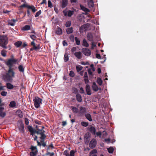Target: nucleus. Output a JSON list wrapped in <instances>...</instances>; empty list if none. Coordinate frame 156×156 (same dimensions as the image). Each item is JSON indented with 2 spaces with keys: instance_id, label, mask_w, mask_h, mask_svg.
I'll return each mask as SVG.
<instances>
[{
  "instance_id": "f257e3e1",
  "label": "nucleus",
  "mask_w": 156,
  "mask_h": 156,
  "mask_svg": "<svg viewBox=\"0 0 156 156\" xmlns=\"http://www.w3.org/2000/svg\"><path fill=\"white\" fill-rule=\"evenodd\" d=\"M17 60L13 58L9 59L6 62V64L9 68L8 72L3 75V78L5 81H11L12 78L14 77L15 73L12 69L13 64H15Z\"/></svg>"
},
{
  "instance_id": "f03ea898",
  "label": "nucleus",
  "mask_w": 156,
  "mask_h": 156,
  "mask_svg": "<svg viewBox=\"0 0 156 156\" xmlns=\"http://www.w3.org/2000/svg\"><path fill=\"white\" fill-rule=\"evenodd\" d=\"M8 43V40L6 37L3 35L0 37V45L3 48H6L5 45Z\"/></svg>"
},
{
  "instance_id": "7ed1b4c3",
  "label": "nucleus",
  "mask_w": 156,
  "mask_h": 156,
  "mask_svg": "<svg viewBox=\"0 0 156 156\" xmlns=\"http://www.w3.org/2000/svg\"><path fill=\"white\" fill-rule=\"evenodd\" d=\"M33 101L34 102L35 107L36 108H39L41 104H42V99L37 97H35L33 99Z\"/></svg>"
},
{
  "instance_id": "20e7f679",
  "label": "nucleus",
  "mask_w": 156,
  "mask_h": 156,
  "mask_svg": "<svg viewBox=\"0 0 156 156\" xmlns=\"http://www.w3.org/2000/svg\"><path fill=\"white\" fill-rule=\"evenodd\" d=\"M97 144V140L95 139H93L89 144V146L91 148H94Z\"/></svg>"
},
{
  "instance_id": "39448f33",
  "label": "nucleus",
  "mask_w": 156,
  "mask_h": 156,
  "mask_svg": "<svg viewBox=\"0 0 156 156\" xmlns=\"http://www.w3.org/2000/svg\"><path fill=\"white\" fill-rule=\"evenodd\" d=\"M87 111V109L85 107L83 106H80L79 111V113L80 115L82 116L86 114Z\"/></svg>"
},
{
  "instance_id": "423d86ee",
  "label": "nucleus",
  "mask_w": 156,
  "mask_h": 156,
  "mask_svg": "<svg viewBox=\"0 0 156 156\" xmlns=\"http://www.w3.org/2000/svg\"><path fill=\"white\" fill-rule=\"evenodd\" d=\"M105 55H104L102 58L101 57L100 54H96V57L97 58L100 59H103L104 60L103 61H101L100 62L103 64L105 61L106 60V58L105 57Z\"/></svg>"
},
{
  "instance_id": "0eeeda50",
  "label": "nucleus",
  "mask_w": 156,
  "mask_h": 156,
  "mask_svg": "<svg viewBox=\"0 0 156 156\" xmlns=\"http://www.w3.org/2000/svg\"><path fill=\"white\" fill-rule=\"evenodd\" d=\"M30 149L32 151H34L30 153V155L31 156H35L36 155L37 152L36 147L33 146H31Z\"/></svg>"
},
{
  "instance_id": "6e6552de",
  "label": "nucleus",
  "mask_w": 156,
  "mask_h": 156,
  "mask_svg": "<svg viewBox=\"0 0 156 156\" xmlns=\"http://www.w3.org/2000/svg\"><path fill=\"white\" fill-rule=\"evenodd\" d=\"M92 87L93 90L95 92L97 91L98 90H101V88H99L98 86L96 85V83L95 82L93 83Z\"/></svg>"
},
{
  "instance_id": "1a4fd4ad",
  "label": "nucleus",
  "mask_w": 156,
  "mask_h": 156,
  "mask_svg": "<svg viewBox=\"0 0 156 156\" xmlns=\"http://www.w3.org/2000/svg\"><path fill=\"white\" fill-rule=\"evenodd\" d=\"M82 52L85 55L89 56L91 54V51L90 49H82Z\"/></svg>"
},
{
  "instance_id": "9d476101",
  "label": "nucleus",
  "mask_w": 156,
  "mask_h": 156,
  "mask_svg": "<svg viewBox=\"0 0 156 156\" xmlns=\"http://www.w3.org/2000/svg\"><path fill=\"white\" fill-rule=\"evenodd\" d=\"M68 0H62L61 2V7L62 8H64L67 5Z\"/></svg>"
},
{
  "instance_id": "9b49d317",
  "label": "nucleus",
  "mask_w": 156,
  "mask_h": 156,
  "mask_svg": "<svg viewBox=\"0 0 156 156\" xmlns=\"http://www.w3.org/2000/svg\"><path fill=\"white\" fill-rule=\"evenodd\" d=\"M86 90L87 94L88 95H90L91 93L90 91V87L89 84H87L86 86Z\"/></svg>"
},
{
  "instance_id": "f8f14e48",
  "label": "nucleus",
  "mask_w": 156,
  "mask_h": 156,
  "mask_svg": "<svg viewBox=\"0 0 156 156\" xmlns=\"http://www.w3.org/2000/svg\"><path fill=\"white\" fill-rule=\"evenodd\" d=\"M87 37L88 40L93 41V36L91 33H89L87 34Z\"/></svg>"
},
{
  "instance_id": "ddd939ff",
  "label": "nucleus",
  "mask_w": 156,
  "mask_h": 156,
  "mask_svg": "<svg viewBox=\"0 0 156 156\" xmlns=\"http://www.w3.org/2000/svg\"><path fill=\"white\" fill-rule=\"evenodd\" d=\"M74 55L78 59H80L82 58V53L80 51L76 52Z\"/></svg>"
},
{
  "instance_id": "4468645a",
  "label": "nucleus",
  "mask_w": 156,
  "mask_h": 156,
  "mask_svg": "<svg viewBox=\"0 0 156 156\" xmlns=\"http://www.w3.org/2000/svg\"><path fill=\"white\" fill-rule=\"evenodd\" d=\"M80 7L82 10L84 11L86 13H87L88 12H90V10L87 8H86L85 6L82 5H80Z\"/></svg>"
},
{
  "instance_id": "2eb2a0df",
  "label": "nucleus",
  "mask_w": 156,
  "mask_h": 156,
  "mask_svg": "<svg viewBox=\"0 0 156 156\" xmlns=\"http://www.w3.org/2000/svg\"><path fill=\"white\" fill-rule=\"evenodd\" d=\"M86 118L89 121L91 122L92 121L91 116L89 113H86L85 115Z\"/></svg>"
},
{
  "instance_id": "dca6fc26",
  "label": "nucleus",
  "mask_w": 156,
  "mask_h": 156,
  "mask_svg": "<svg viewBox=\"0 0 156 156\" xmlns=\"http://www.w3.org/2000/svg\"><path fill=\"white\" fill-rule=\"evenodd\" d=\"M77 101L80 102H81L82 101V97L79 94H77L76 96Z\"/></svg>"
},
{
  "instance_id": "f3484780",
  "label": "nucleus",
  "mask_w": 156,
  "mask_h": 156,
  "mask_svg": "<svg viewBox=\"0 0 156 156\" xmlns=\"http://www.w3.org/2000/svg\"><path fill=\"white\" fill-rule=\"evenodd\" d=\"M2 108L1 111H0V116L2 117H4L6 115V114L5 112H3V111L4 109V108L3 107H2Z\"/></svg>"
},
{
  "instance_id": "a211bd4d",
  "label": "nucleus",
  "mask_w": 156,
  "mask_h": 156,
  "mask_svg": "<svg viewBox=\"0 0 156 156\" xmlns=\"http://www.w3.org/2000/svg\"><path fill=\"white\" fill-rule=\"evenodd\" d=\"M56 33L58 35H61L62 33V29L59 27L57 28L56 30Z\"/></svg>"
},
{
  "instance_id": "6ab92c4d",
  "label": "nucleus",
  "mask_w": 156,
  "mask_h": 156,
  "mask_svg": "<svg viewBox=\"0 0 156 156\" xmlns=\"http://www.w3.org/2000/svg\"><path fill=\"white\" fill-rule=\"evenodd\" d=\"M89 131L93 134H95L96 129L94 127L91 126L89 128Z\"/></svg>"
},
{
  "instance_id": "aec40b11",
  "label": "nucleus",
  "mask_w": 156,
  "mask_h": 156,
  "mask_svg": "<svg viewBox=\"0 0 156 156\" xmlns=\"http://www.w3.org/2000/svg\"><path fill=\"white\" fill-rule=\"evenodd\" d=\"M28 9H31L32 11L34 13L37 10L35 9L34 6V5H29Z\"/></svg>"
},
{
  "instance_id": "412c9836",
  "label": "nucleus",
  "mask_w": 156,
  "mask_h": 156,
  "mask_svg": "<svg viewBox=\"0 0 156 156\" xmlns=\"http://www.w3.org/2000/svg\"><path fill=\"white\" fill-rule=\"evenodd\" d=\"M22 42L21 41H19L14 43V45L16 46L17 48H19L20 46H21L22 45Z\"/></svg>"
},
{
  "instance_id": "4be33fe9",
  "label": "nucleus",
  "mask_w": 156,
  "mask_h": 156,
  "mask_svg": "<svg viewBox=\"0 0 156 156\" xmlns=\"http://www.w3.org/2000/svg\"><path fill=\"white\" fill-rule=\"evenodd\" d=\"M18 68L19 71L23 73L24 72L25 67L22 65H20L19 66Z\"/></svg>"
},
{
  "instance_id": "5701e85b",
  "label": "nucleus",
  "mask_w": 156,
  "mask_h": 156,
  "mask_svg": "<svg viewBox=\"0 0 156 156\" xmlns=\"http://www.w3.org/2000/svg\"><path fill=\"white\" fill-rule=\"evenodd\" d=\"M6 85L7 88L9 89H12L14 88L13 86L10 83H7Z\"/></svg>"
},
{
  "instance_id": "b1692460",
  "label": "nucleus",
  "mask_w": 156,
  "mask_h": 156,
  "mask_svg": "<svg viewBox=\"0 0 156 156\" xmlns=\"http://www.w3.org/2000/svg\"><path fill=\"white\" fill-rule=\"evenodd\" d=\"M66 33L67 34H70L72 33L73 31V28L72 27H70L69 28H67L66 29Z\"/></svg>"
},
{
  "instance_id": "393cba45",
  "label": "nucleus",
  "mask_w": 156,
  "mask_h": 156,
  "mask_svg": "<svg viewBox=\"0 0 156 156\" xmlns=\"http://www.w3.org/2000/svg\"><path fill=\"white\" fill-rule=\"evenodd\" d=\"M24 125L23 123L20 124V126L19 127V130L21 132H23L24 131Z\"/></svg>"
},
{
  "instance_id": "a878e982",
  "label": "nucleus",
  "mask_w": 156,
  "mask_h": 156,
  "mask_svg": "<svg viewBox=\"0 0 156 156\" xmlns=\"http://www.w3.org/2000/svg\"><path fill=\"white\" fill-rule=\"evenodd\" d=\"M88 5L90 7H94V4L93 0H90L88 2Z\"/></svg>"
},
{
  "instance_id": "bb28decb",
  "label": "nucleus",
  "mask_w": 156,
  "mask_h": 156,
  "mask_svg": "<svg viewBox=\"0 0 156 156\" xmlns=\"http://www.w3.org/2000/svg\"><path fill=\"white\" fill-rule=\"evenodd\" d=\"M71 108L73 112L77 113L79 112V109L73 106H72Z\"/></svg>"
},
{
  "instance_id": "cd10ccee",
  "label": "nucleus",
  "mask_w": 156,
  "mask_h": 156,
  "mask_svg": "<svg viewBox=\"0 0 156 156\" xmlns=\"http://www.w3.org/2000/svg\"><path fill=\"white\" fill-rule=\"evenodd\" d=\"M16 103L14 101H11L9 104V106L11 108H14L16 106Z\"/></svg>"
},
{
  "instance_id": "c85d7f7f",
  "label": "nucleus",
  "mask_w": 156,
  "mask_h": 156,
  "mask_svg": "<svg viewBox=\"0 0 156 156\" xmlns=\"http://www.w3.org/2000/svg\"><path fill=\"white\" fill-rule=\"evenodd\" d=\"M30 25H27L23 27L22 29L23 30H28L30 29Z\"/></svg>"
},
{
  "instance_id": "c756f323",
  "label": "nucleus",
  "mask_w": 156,
  "mask_h": 156,
  "mask_svg": "<svg viewBox=\"0 0 156 156\" xmlns=\"http://www.w3.org/2000/svg\"><path fill=\"white\" fill-rule=\"evenodd\" d=\"M97 82L100 86H101L102 84L103 81L100 78L98 77L97 78Z\"/></svg>"
},
{
  "instance_id": "7c9ffc66",
  "label": "nucleus",
  "mask_w": 156,
  "mask_h": 156,
  "mask_svg": "<svg viewBox=\"0 0 156 156\" xmlns=\"http://www.w3.org/2000/svg\"><path fill=\"white\" fill-rule=\"evenodd\" d=\"M83 67L80 65H77L76 66V69L77 72H79L82 69Z\"/></svg>"
},
{
  "instance_id": "2f4dec72",
  "label": "nucleus",
  "mask_w": 156,
  "mask_h": 156,
  "mask_svg": "<svg viewBox=\"0 0 156 156\" xmlns=\"http://www.w3.org/2000/svg\"><path fill=\"white\" fill-rule=\"evenodd\" d=\"M64 60L65 62H66L68 61L69 59V57H68V54L67 53H66L65 54L64 57Z\"/></svg>"
},
{
  "instance_id": "473e14b6",
  "label": "nucleus",
  "mask_w": 156,
  "mask_h": 156,
  "mask_svg": "<svg viewBox=\"0 0 156 156\" xmlns=\"http://www.w3.org/2000/svg\"><path fill=\"white\" fill-rule=\"evenodd\" d=\"M83 45L86 47H88L89 46V44L87 43V41L85 39H84L83 40Z\"/></svg>"
},
{
  "instance_id": "72a5a7b5",
  "label": "nucleus",
  "mask_w": 156,
  "mask_h": 156,
  "mask_svg": "<svg viewBox=\"0 0 156 156\" xmlns=\"http://www.w3.org/2000/svg\"><path fill=\"white\" fill-rule=\"evenodd\" d=\"M113 151L114 149L112 147H111L108 148V151L109 153H112L113 152Z\"/></svg>"
},
{
  "instance_id": "f704fd0d",
  "label": "nucleus",
  "mask_w": 156,
  "mask_h": 156,
  "mask_svg": "<svg viewBox=\"0 0 156 156\" xmlns=\"http://www.w3.org/2000/svg\"><path fill=\"white\" fill-rule=\"evenodd\" d=\"M30 45L31 46H33V47L31 48L30 49H38L36 46L35 43L33 41L31 43Z\"/></svg>"
},
{
  "instance_id": "c9c22d12",
  "label": "nucleus",
  "mask_w": 156,
  "mask_h": 156,
  "mask_svg": "<svg viewBox=\"0 0 156 156\" xmlns=\"http://www.w3.org/2000/svg\"><path fill=\"white\" fill-rule=\"evenodd\" d=\"M37 134H41L42 133H44L45 131L44 130H42V129H38V128L37 129Z\"/></svg>"
},
{
  "instance_id": "e433bc0d",
  "label": "nucleus",
  "mask_w": 156,
  "mask_h": 156,
  "mask_svg": "<svg viewBox=\"0 0 156 156\" xmlns=\"http://www.w3.org/2000/svg\"><path fill=\"white\" fill-rule=\"evenodd\" d=\"M81 124L82 126H83L87 127L88 126L89 123L88 122H81Z\"/></svg>"
},
{
  "instance_id": "4c0bfd02",
  "label": "nucleus",
  "mask_w": 156,
  "mask_h": 156,
  "mask_svg": "<svg viewBox=\"0 0 156 156\" xmlns=\"http://www.w3.org/2000/svg\"><path fill=\"white\" fill-rule=\"evenodd\" d=\"M28 129L29 131L31 133H33V131L34 130V129L31 126H28Z\"/></svg>"
},
{
  "instance_id": "58836bf2",
  "label": "nucleus",
  "mask_w": 156,
  "mask_h": 156,
  "mask_svg": "<svg viewBox=\"0 0 156 156\" xmlns=\"http://www.w3.org/2000/svg\"><path fill=\"white\" fill-rule=\"evenodd\" d=\"M75 40L77 45H79L80 44V41L77 37H75Z\"/></svg>"
},
{
  "instance_id": "ea45409f",
  "label": "nucleus",
  "mask_w": 156,
  "mask_h": 156,
  "mask_svg": "<svg viewBox=\"0 0 156 156\" xmlns=\"http://www.w3.org/2000/svg\"><path fill=\"white\" fill-rule=\"evenodd\" d=\"M29 5H28L27 4H23V5L20 6V8H22L24 7H26L27 8H28V7Z\"/></svg>"
},
{
  "instance_id": "a19ab883",
  "label": "nucleus",
  "mask_w": 156,
  "mask_h": 156,
  "mask_svg": "<svg viewBox=\"0 0 156 156\" xmlns=\"http://www.w3.org/2000/svg\"><path fill=\"white\" fill-rule=\"evenodd\" d=\"M41 137H40L41 139V140H43V141H44V140L46 138V136L44 134V133H42L41 134Z\"/></svg>"
},
{
  "instance_id": "79ce46f5",
  "label": "nucleus",
  "mask_w": 156,
  "mask_h": 156,
  "mask_svg": "<svg viewBox=\"0 0 156 156\" xmlns=\"http://www.w3.org/2000/svg\"><path fill=\"white\" fill-rule=\"evenodd\" d=\"M7 92L5 90L2 91L1 93V94L3 96H5L7 95Z\"/></svg>"
},
{
  "instance_id": "37998d69",
  "label": "nucleus",
  "mask_w": 156,
  "mask_h": 156,
  "mask_svg": "<svg viewBox=\"0 0 156 156\" xmlns=\"http://www.w3.org/2000/svg\"><path fill=\"white\" fill-rule=\"evenodd\" d=\"M91 49H94L96 46V44L95 42H94L93 41H91Z\"/></svg>"
},
{
  "instance_id": "c03bdc74",
  "label": "nucleus",
  "mask_w": 156,
  "mask_h": 156,
  "mask_svg": "<svg viewBox=\"0 0 156 156\" xmlns=\"http://www.w3.org/2000/svg\"><path fill=\"white\" fill-rule=\"evenodd\" d=\"M73 11L69 10L68 12L67 15L69 17H71L73 15Z\"/></svg>"
},
{
  "instance_id": "a18cd8bd",
  "label": "nucleus",
  "mask_w": 156,
  "mask_h": 156,
  "mask_svg": "<svg viewBox=\"0 0 156 156\" xmlns=\"http://www.w3.org/2000/svg\"><path fill=\"white\" fill-rule=\"evenodd\" d=\"M71 25V23L70 21L67 22L66 23L65 25L66 27H70Z\"/></svg>"
},
{
  "instance_id": "49530a36",
  "label": "nucleus",
  "mask_w": 156,
  "mask_h": 156,
  "mask_svg": "<svg viewBox=\"0 0 156 156\" xmlns=\"http://www.w3.org/2000/svg\"><path fill=\"white\" fill-rule=\"evenodd\" d=\"M8 25H11V26H14V23L12 22L11 20H9L8 23Z\"/></svg>"
},
{
  "instance_id": "de8ad7c7",
  "label": "nucleus",
  "mask_w": 156,
  "mask_h": 156,
  "mask_svg": "<svg viewBox=\"0 0 156 156\" xmlns=\"http://www.w3.org/2000/svg\"><path fill=\"white\" fill-rule=\"evenodd\" d=\"M1 54L2 55L3 57H5L6 56V51L4 50L1 51Z\"/></svg>"
},
{
  "instance_id": "09e8293b",
  "label": "nucleus",
  "mask_w": 156,
  "mask_h": 156,
  "mask_svg": "<svg viewBox=\"0 0 156 156\" xmlns=\"http://www.w3.org/2000/svg\"><path fill=\"white\" fill-rule=\"evenodd\" d=\"M97 153V151L96 150L94 149L92 150L90 153V155L94 154H95Z\"/></svg>"
},
{
  "instance_id": "8fccbe9b",
  "label": "nucleus",
  "mask_w": 156,
  "mask_h": 156,
  "mask_svg": "<svg viewBox=\"0 0 156 156\" xmlns=\"http://www.w3.org/2000/svg\"><path fill=\"white\" fill-rule=\"evenodd\" d=\"M41 10L39 11L36 13V14L35 16V17H37L39 16L41 14Z\"/></svg>"
},
{
  "instance_id": "3c124183",
  "label": "nucleus",
  "mask_w": 156,
  "mask_h": 156,
  "mask_svg": "<svg viewBox=\"0 0 156 156\" xmlns=\"http://www.w3.org/2000/svg\"><path fill=\"white\" fill-rule=\"evenodd\" d=\"M64 155H66V156H70L68 152V151L67 150H65L63 152Z\"/></svg>"
},
{
  "instance_id": "603ef678",
  "label": "nucleus",
  "mask_w": 156,
  "mask_h": 156,
  "mask_svg": "<svg viewBox=\"0 0 156 156\" xmlns=\"http://www.w3.org/2000/svg\"><path fill=\"white\" fill-rule=\"evenodd\" d=\"M69 75L71 77H74L75 76L74 72L73 71H70Z\"/></svg>"
},
{
  "instance_id": "864d4df0",
  "label": "nucleus",
  "mask_w": 156,
  "mask_h": 156,
  "mask_svg": "<svg viewBox=\"0 0 156 156\" xmlns=\"http://www.w3.org/2000/svg\"><path fill=\"white\" fill-rule=\"evenodd\" d=\"M48 6L49 7L51 8L52 7V5L51 2L50 0L48 1Z\"/></svg>"
},
{
  "instance_id": "5fc2aeb1",
  "label": "nucleus",
  "mask_w": 156,
  "mask_h": 156,
  "mask_svg": "<svg viewBox=\"0 0 156 156\" xmlns=\"http://www.w3.org/2000/svg\"><path fill=\"white\" fill-rule=\"evenodd\" d=\"M75 154V151L73 150L71 151L70 153V156H74Z\"/></svg>"
},
{
  "instance_id": "6e6d98bb",
  "label": "nucleus",
  "mask_w": 156,
  "mask_h": 156,
  "mask_svg": "<svg viewBox=\"0 0 156 156\" xmlns=\"http://www.w3.org/2000/svg\"><path fill=\"white\" fill-rule=\"evenodd\" d=\"M30 37L33 40H35L36 37L34 34H31L30 35Z\"/></svg>"
},
{
  "instance_id": "4d7b16f0",
  "label": "nucleus",
  "mask_w": 156,
  "mask_h": 156,
  "mask_svg": "<svg viewBox=\"0 0 156 156\" xmlns=\"http://www.w3.org/2000/svg\"><path fill=\"white\" fill-rule=\"evenodd\" d=\"M27 46V44L26 42H24L23 43H22V45H21V47L23 48H25Z\"/></svg>"
},
{
  "instance_id": "13d9d810",
  "label": "nucleus",
  "mask_w": 156,
  "mask_h": 156,
  "mask_svg": "<svg viewBox=\"0 0 156 156\" xmlns=\"http://www.w3.org/2000/svg\"><path fill=\"white\" fill-rule=\"evenodd\" d=\"M69 39L71 41H74V35L73 34L71 35L69 37Z\"/></svg>"
},
{
  "instance_id": "bf43d9fd",
  "label": "nucleus",
  "mask_w": 156,
  "mask_h": 156,
  "mask_svg": "<svg viewBox=\"0 0 156 156\" xmlns=\"http://www.w3.org/2000/svg\"><path fill=\"white\" fill-rule=\"evenodd\" d=\"M84 80L85 83H88L89 82V81L88 79V78H84Z\"/></svg>"
},
{
  "instance_id": "052dcab7",
  "label": "nucleus",
  "mask_w": 156,
  "mask_h": 156,
  "mask_svg": "<svg viewBox=\"0 0 156 156\" xmlns=\"http://www.w3.org/2000/svg\"><path fill=\"white\" fill-rule=\"evenodd\" d=\"M80 93L81 94H83L84 92V90L83 87H81L80 88Z\"/></svg>"
},
{
  "instance_id": "680f3d73",
  "label": "nucleus",
  "mask_w": 156,
  "mask_h": 156,
  "mask_svg": "<svg viewBox=\"0 0 156 156\" xmlns=\"http://www.w3.org/2000/svg\"><path fill=\"white\" fill-rule=\"evenodd\" d=\"M25 124L26 125H28L29 124V122L28 120L27 119V118L25 119Z\"/></svg>"
},
{
  "instance_id": "e2e57ef3",
  "label": "nucleus",
  "mask_w": 156,
  "mask_h": 156,
  "mask_svg": "<svg viewBox=\"0 0 156 156\" xmlns=\"http://www.w3.org/2000/svg\"><path fill=\"white\" fill-rule=\"evenodd\" d=\"M17 112L20 113V114L19 115V116L20 118L22 117L23 116L22 112L21 111H17Z\"/></svg>"
},
{
  "instance_id": "0e129e2a",
  "label": "nucleus",
  "mask_w": 156,
  "mask_h": 156,
  "mask_svg": "<svg viewBox=\"0 0 156 156\" xmlns=\"http://www.w3.org/2000/svg\"><path fill=\"white\" fill-rule=\"evenodd\" d=\"M103 136L105 137L107 135V132L105 131H103Z\"/></svg>"
},
{
  "instance_id": "69168bd1",
  "label": "nucleus",
  "mask_w": 156,
  "mask_h": 156,
  "mask_svg": "<svg viewBox=\"0 0 156 156\" xmlns=\"http://www.w3.org/2000/svg\"><path fill=\"white\" fill-rule=\"evenodd\" d=\"M11 11H8L7 10H4L3 12L4 13H8L10 12Z\"/></svg>"
},
{
  "instance_id": "338daca9",
  "label": "nucleus",
  "mask_w": 156,
  "mask_h": 156,
  "mask_svg": "<svg viewBox=\"0 0 156 156\" xmlns=\"http://www.w3.org/2000/svg\"><path fill=\"white\" fill-rule=\"evenodd\" d=\"M105 142H107L108 143H109L110 142V139H105Z\"/></svg>"
},
{
  "instance_id": "774afa93",
  "label": "nucleus",
  "mask_w": 156,
  "mask_h": 156,
  "mask_svg": "<svg viewBox=\"0 0 156 156\" xmlns=\"http://www.w3.org/2000/svg\"><path fill=\"white\" fill-rule=\"evenodd\" d=\"M63 44L64 46H67L68 45L67 43L65 41H63Z\"/></svg>"
}]
</instances>
